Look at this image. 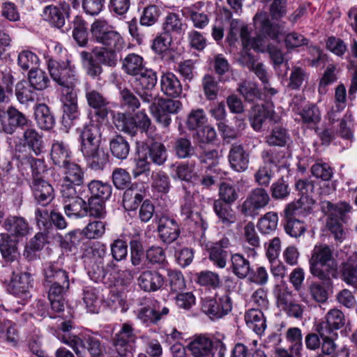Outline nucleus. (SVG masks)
Returning a JSON list of instances; mask_svg holds the SVG:
<instances>
[{
  "label": "nucleus",
  "instance_id": "63",
  "mask_svg": "<svg viewBox=\"0 0 357 357\" xmlns=\"http://www.w3.org/2000/svg\"><path fill=\"white\" fill-rule=\"evenodd\" d=\"M278 215L276 212L270 211L261 217L257 223L259 230L263 234H270L278 227Z\"/></svg>",
  "mask_w": 357,
  "mask_h": 357
},
{
  "label": "nucleus",
  "instance_id": "36",
  "mask_svg": "<svg viewBox=\"0 0 357 357\" xmlns=\"http://www.w3.org/2000/svg\"><path fill=\"white\" fill-rule=\"evenodd\" d=\"M245 321L248 327L257 335H261L266 328V319L261 310H249L245 314Z\"/></svg>",
  "mask_w": 357,
  "mask_h": 357
},
{
  "label": "nucleus",
  "instance_id": "16",
  "mask_svg": "<svg viewBox=\"0 0 357 357\" xmlns=\"http://www.w3.org/2000/svg\"><path fill=\"white\" fill-rule=\"evenodd\" d=\"M63 202V208L67 216L82 218L87 216L86 202L78 195L77 190L60 192Z\"/></svg>",
  "mask_w": 357,
  "mask_h": 357
},
{
  "label": "nucleus",
  "instance_id": "46",
  "mask_svg": "<svg viewBox=\"0 0 357 357\" xmlns=\"http://www.w3.org/2000/svg\"><path fill=\"white\" fill-rule=\"evenodd\" d=\"M15 79L10 71L1 73L0 76V105L10 102L13 95Z\"/></svg>",
  "mask_w": 357,
  "mask_h": 357
},
{
  "label": "nucleus",
  "instance_id": "57",
  "mask_svg": "<svg viewBox=\"0 0 357 357\" xmlns=\"http://www.w3.org/2000/svg\"><path fill=\"white\" fill-rule=\"evenodd\" d=\"M160 14V9L158 6L149 5L143 8L139 24L144 26H151L158 21Z\"/></svg>",
  "mask_w": 357,
  "mask_h": 357
},
{
  "label": "nucleus",
  "instance_id": "40",
  "mask_svg": "<svg viewBox=\"0 0 357 357\" xmlns=\"http://www.w3.org/2000/svg\"><path fill=\"white\" fill-rule=\"evenodd\" d=\"M211 344L212 340L204 335H198L189 342L187 347L194 357H207L210 354Z\"/></svg>",
  "mask_w": 357,
  "mask_h": 357
},
{
  "label": "nucleus",
  "instance_id": "1",
  "mask_svg": "<svg viewBox=\"0 0 357 357\" xmlns=\"http://www.w3.org/2000/svg\"><path fill=\"white\" fill-rule=\"evenodd\" d=\"M90 253L94 264L89 269V276L96 282L111 285L114 278L112 272L116 270L118 266L111 260L104 265V259L107 257L106 245L100 243H94L90 248Z\"/></svg>",
  "mask_w": 357,
  "mask_h": 357
},
{
  "label": "nucleus",
  "instance_id": "34",
  "mask_svg": "<svg viewBox=\"0 0 357 357\" xmlns=\"http://www.w3.org/2000/svg\"><path fill=\"white\" fill-rule=\"evenodd\" d=\"M160 87L166 96L172 98L180 96L183 91L180 80L172 73H167L161 76Z\"/></svg>",
  "mask_w": 357,
  "mask_h": 357
},
{
  "label": "nucleus",
  "instance_id": "3",
  "mask_svg": "<svg viewBox=\"0 0 357 357\" xmlns=\"http://www.w3.org/2000/svg\"><path fill=\"white\" fill-rule=\"evenodd\" d=\"M321 211L328 215L326 226L337 242L341 243L346 237V232L340 222V218L351 211L352 207L345 202L334 204L326 200L320 202Z\"/></svg>",
  "mask_w": 357,
  "mask_h": 357
},
{
  "label": "nucleus",
  "instance_id": "39",
  "mask_svg": "<svg viewBox=\"0 0 357 357\" xmlns=\"http://www.w3.org/2000/svg\"><path fill=\"white\" fill-rule=\"evenodd\" d=\"M34 116L38 126L43 130H49L55 124L54 117L45 104H38L35 107Z\"/></svg>",
  "mask_w": 357,
  "mask_h": 357
},
{
  "label": "nucleus",
  "instance_id": "21",
  "mask_svg": "<svg viewBox=\"0 0 357 357\" xmlns=\"http://www.w3.org/2000/svg\"><path fill=\"white\" fill-rule=\"evenodd\" d=\"M169 313V307L166 306L161 307L159 303L154 304L153 306H145L141 307L137 312V319L146 326L157 325L158 323L165 319Z\"/></svg>",
  "mask_w": 357,
  "mask_h": 357
},
{
  "label": "nucleus",
  "instance_id": "26",
  "mask_svg": "<svg viewBox=\"0 0 357 357\" xmlns=\"http://www.w3.org/2000/svg\"><path fill=\"white\" fill-rule=\"evenodd\" d=\"M228 160L231 169L238 172L245 171L248 168L250 155L242 145L234 144L230 147Z\"/></svg>",
  "mask_w": 357,
  "mask_h": 357
},
{
  "label": "nucleus",
  "instance_id": "24",
  "mask_svg": "<svg viewBox=\"0 0 357 357\" xmlns=\"http://www.w3.org/2000/svg\"><path fill=\"white\" fill-rule=\"evenodd\" d=\"M29 187L35 201L38 204L47 206L54 198L53 187L45 179L29 181Z\"/></svg>",
  "mask_w": 357,
  "mask_h": 357
},
{
  "label": "nucleus",
  "instance_id": "43",
  "mask_svg": "<svg viewBox=\"0 0 357 357\" xmlns=\"http://www.w3.org/2000/svg\"><path fill=\"white\" fill-rule=\"evenodd\" d=\"M231 272L240 279L245 278L251 271L249 260L242 254L235 253L231 255Z\"/></svg>",
  "mask_w": 357,
  "mask_h": 357
},
{
  "label": "nucleus",
  "instance_id": "33",
  "mask_svg": "<svg viewBox=\"0 0 357 357\" xmlns=\"http://www.w3.org/2000/svg\"><path fill=\"white\" fill-rule=\"evenodd\" d=\"M299 296L303 302L307 304L311 303L313 301L322 303L328 299V291L323 284L313 282L309 284L306 291H300Z\"/></svg>",
  "mask_w": 357,
  "mask_h": 357
},
{
  "label": "nucleus",
  "instance_id": "41",
  "mask_svg": "<svg viewBox=\"0 0 357 357\" xmlns=\"http://www.w3.org/2000/svg\"><path fill=\"white\" fill-rule=\"evenodd\" d=\"M0 251L5 261L7 262H14L17 265L19 264V261H17L18 252L16 242L7 234H1Z\"/></svg>",
  "mask_w": 357,
  "mask_h": 357
},
{
  "label": "nucleus",
  "instance_id": "60",
  "mask_svg": "<svg viewBox=\"0 0 357 357\" xmlns=\"http://www.w3.org/2000/svg\"><path fill=\"white\" fill-rule=\"evenodd\" d=\"M107 50L120 52L125 47V42L120 33L111 30L99 43Z\"/></svg>",
  "mask_w": 357,
  "mask_h": 357
},
{
  "label": "nucleus",
  "instance_id": "22",
  "mask_svg": "<svg viewBox=\"0 0 357 357\" xmlns=\"http://www.w3.org/2000/svg\"><path fill=\"white\" fill-rule=\"evenodd\" d=\"M165 277L157 270L143 271L137 278V283L142 290L155 292L160 290L165 284Z\"/></svg>",
  "mask_w": 357,
  "mask_h": 357
},
{
  "label": "nucleus",
  "instance_id": "5",
  "mask_svg": "<svg viewBox=\"0 0 357 357\" xmlns=\"http://www.w3.org/2000/svg\"><path fill=\"white\" fill-rule=\"evenodd\" d=\"M113 123L116 128L130 136H135L139 130L147 132L151 128V121L144 111H140L130 116L124 113L113 114Z\"/></svg>",
  "mask_w": 357,
  "mask_h": 357
},
{
  "label": "nucleus",
  "instance_id": "51",
  "mask_svg": "<svg viewBox=\"0 0 357 357\" xmlns=\"http://www.w3.org/2000/svg\"><path fill=\"white\" fill-rule=\"evenodd\" d=\"M73 37L78 45L85 47L88 43V31L86 22L77 15L73 21Z\"/></svg>",
  "mask_w": 357,
  "mask_h": 357
},
{
  "label": "nucleus",
  "instance_id": "6",
  "mask_svg": "<svg viewBox=\"0 0 357 357\" xmlns=\"http://www.w3.org/2000/svg\"><path fill=\"white\" fill-rule=\"evenodd\" d=\"M49 73L57 84L62 87H72L77 82L68 59L57 60L50 58L47 61Z\"/></svg>",
  "mask_w": 357,
  "mask_h": 357
},
{
  "label": "nucleus",
  "instance_id": "53",
  "mask_svg": "<svg viewBox=\"0 0 357 357\" xmlns=\"http://www.w3.org/2000/svg\"><path fill=\"white\" fill-rule=\"evenodd\" d=\"M190 232L193 233L195 238L202 240L205 236L208 229V223L204 219L200 213L194 214L189 220L185 222Z\"/></svg>",
  "mask_w": 357,
  "mask_h": 357
},
{
  "label": "nucleus",
  "instance_id": "25",
  "mask_svg": "<svg viewBox=\"0 0 357 357\" xmlns=\"http://www.w3.org/2000/svg\"><path fill=\"white\" fill-rule=\"evenodd\" d=\"M213 209L218 218L217 223L224 229L231 227L237 221V215L231 204L215 200Z\"/></svg>",
  "mask_w": 357,
  "mask_h": 357
},
{
  "label": "nucleus",
  "instance_id": "45",
  "mask_svg": "<svg viewBox=\"0 0 357 357\" xmlns=\"http://www.w3.org/2000/svg\"><path fill=\"white\" fill-rule=\"evenodd\" d=\"M122 68L127 74L135 77L146 69L143 58L135 53L129 54L123 59Z\"/></svg>",
  "mask_w": 357,
  "mask_h": 357
},
{
  "label": "nucleus",
  "instance_id": "42",
  "mask_svg": "<svg viewBox=\"0 0 357 357\" xmlns=\"http://www.w3.org/2000/svg\"><path fill=\"white\" fill-rule=\"evenodd\" d=\"M130 144L121 135L114 136L109 140V150L112 155L118 160H125L130 153Z\"/></svg>",
  "mask_w": 357,
  "mask_h": 357
},
{
  "label": "nucleus",
  "instance_id": "35",
  "mask_svg": "<svg viewBox=\"0 0 357 357\" xmlns=\"http://www.w3.org/2000/svg\"><path fill=\"white\" fill-rule=\"evenodd\" d=\"M45 280L47 285L70 284L68 273L57 265L49 264L44 269Z\"/></svg>",
  "mask_w": 357,
  "mask_h": 357
},
{
  "label": "nucleus",
  "instance_id": "58",
  "mask_svg": "<svg viewBox=\"0 0 357 357\" xmlns=\"http://www.w3.org/2000/svg\"><path fill=\"white\" fill-rule=\"evenodd\" d=\"M284 225L285 232L291 237L298 238L306 231V225L304 222L295 218L294 215H286Z\"/></svg>",
  "mask_w": 357,
  "mask_h": 357
},
{
  "label": "nucleus",
  "instance_id": "62",
  "mask_svg": "<svg viewBox=\"0 0 357 357\" xmlns=\"http://www.w3.org/2000/svg\"><path fill=\"white\" fill-rule=\"evenodd\" d=\"M261 158L263 164L273 167L282 165L285 159V153L283 151H277L275 149H264L261 153Z\"/></svg>",
  "mask_w": 357,
  "mask_h": 357
},
{
  "label": "nucleus",
  "instance_id": "12",
  "mask_svg": "<svg viewBox=\"0 0 357 357\" xmlns=\"http://www.w3.org/2000/svg\"><path fill=\"white\" fill-rule=\"evenodd\" d=\"M149 109L156 121L164 127H167L171 123L170 114L177 113L181 108L182 104L179 100L156 98L150 102Z\"/></svg>",
  "mask_w": 357,
  "mask_h": 357
},
{
  "label": "nucleus",
  "instance_id": "31",
  "mask_svg": "<svg viewBox=\"0 0 357 357\" xmlns=\"http://www.w3.org/2000/svg\"><path fill=\"white\" fill-rule=\"evenodd\" d=\"M141 151L153 163L162 165L167 160V150L163 144L159 142H151L142 146Z\"/></svg>",
  "mask_w": 357,
  "mask_h": 357
},
{
  "label": "nucleus",
  "instance_id": "11",
  "mask_svg": "<svg viewBox=\"0 0 357 357\" xmlns=\"http://www.w3.org/2000/svg\"><path fill=\"white\" fill-rule=\"evenodd\" d=\"M201 309L211 319H216L227 314L231 310L232 303L227 293L222 295L217 294L214 298H202Z\"/></svg>",
  "mask_w": 357,
  "mask_h": 357
},
{
  "label": "nucleus",
  "instance_id": "59",
  "mask_svg": "<svg viewBox=\"0 0 357 357\" xmlns=\"http://www.w3.org/2000/svg\"><path fill=\"white\" fill-rule=\"evenodd\" d=\"M286 339L291 343L289 349L291 353L298 356L303 349L301 330L298 327L288 328L286 333Z\"/></svg>",
  "mask_w": 357,
  "mask_h": 357
},
{
  "label": "nucleus",
  "instance_id": "4",
  "mask_svg": "<svg viewBox=\"0 0 357 357\" xmlns=\"http://www.w3.org/2000/svg\"><path fill=\"white\" fill-rule=\"evenodd\" d=\"M310 272L319 280H330V272L333 266V251L324 243L315 245L309 259Z\"/></svg>",
  "mask_w": 357,
  "mask_h": 357
},
{
  "label": "nucleus",
  "instance_id": "38",
  "mask_svg": "<svg viewBox=\"0 0 357 357\" xmlns=\"http://www.w3.org/2000/svg\"><path fill=\"white\" fill-rule=\"evenodd\" d=\"M314 204V200L312 196L302 195L297 202L289 204L284 213L287 216L305 215L311 212Z\"/></svg>",
  "mask_w": 357,
  "mask_h": 357
},
{
  "label": "nucleus",
  "instance_id": "2",
  "mask_svg": "<svg viewBox=\"0 0 357 357\" xmlns=\"http://www.w3.org/2000/svg\"><path fill=\"white\" fill-rule=\"evenodd\" d=\"M33 280L31 275L27 272H13V277L8 286V291L15 297L12 305H8L5 308L6 311L19 313L22 310L23 306L31 297L30 289L32 287Z\"/></svg>",
  "mask_w": 357,
  "mask_h": 357
},
{
  "label": "nucleus",
  "instance_id": "7",
  "mask_svg": "<svg viewBox=\"0 0 357 357\" xmlns=\"http://www.w3.org/2000/svg\"><path fill=\"white\" fill-rule=\"evenodd\" d=\"M0 123L5 133L13 135L17 128L25 130L31 121L13 106L0 105Z\"/></svg>",
  "mask_w": 357,
  "mask_h": 357
},
{
  "label": "nucleus",
  "instance_id": "52",
  "mask_svg": "<svg viewBox=\"0 0 357 357\" xmlns=\"http://www.w3.org/2000/svg\"><path fill=\"white\" fill-rule=\"evenodd\" d=\"M182 19L176 13H169L162 23L163 32L170 36L180 35L183 31Z\"/></svg>",
  "mask_w": 357,
  "mask_h": 357
},
{
  "label": "nucleus",
  "instance_id": "10",
  "mask_svg": "<svg viewBox=\"0 0 357 357\" xmlns=\"http://www.w3.org/2000/svg\"><path fill=\"white\" fill-rule=\"evenodd\" d=\"M137 335L129 323L122 324L119 331L112 337V345L119 356H130L135 347Z\"/></svg>",
  "mask_w": 357,
  "mask_h": 357
},
{
  "label": "nucleus",
  "instance_id": "29",
  "mask_svg": "<svg viewBox=\"0 0 357 357\" xmlns=\"http://www.w3.org/2000/svg\"><path fill=\"white\" fill-rule=\"evenodd\" d=\"M82 153L87 165L93 170H102L109 162V155L100 145L83 151Z\"/></svg>",
  "mask_w": 357,
  "mask_h": 357
},
{
  "label": "nucleus",
  "instance_id": "23",
  "mask_svg": "<svg viewBox=\"0 0 357 357\" xmlns=\"http://www.w3.org/2000/svg\"><path fill=\"white\" fill-rule=\"evenodd\" d=\"M277 122L278 117L275 115L271 104L255 105L252 107L250 115L252 127L256 131H259L266 119Z\"/></svg>",
  "mask_w": 357,
  "mask_h": 357
},
{
  "label": "nucleus",
  "instance_id": "49",
  "mask_svg": "<svg viewBox=\"0 0 357 357\" xmlns=\"http://www.w3.org/2000/svg\"><path fill=\"white\" fill-rule=\"evenodd\" d=\"M88 190L91 194L90 197L107 200L112 195V188L110 184L100 181H91L88 185Z\"/></svg>",
  "mask_w": 357,
  "mask_h": 357
},
{
  "label": "nucleus",
  "instance_id": "48",
  "mask_svg": "<svg viewBox=\"0 0 357 357\" xmlns=\"http://www.w3.org/2000/svg\"><path fill=\"white\" fill-rule=\"evenodd\" d=\"M28 79L31 88L37 91L46 89L50 84V80L46 73L38 68H31L29 70Z\"/></svg>",
  "mask_w": 357,
  "mask_h": 357
},
{
  "label": "nucleus",
  "instance_id": "61",
  "mask_svg": "<svg viewBox=\"0 0 357 357\" xmlns=\"http://www.w3.org/2000/svg\"><path fill=\"white\" fill-rule=\"evenodd\" d=\"M167 283L172 292L178 293L185 289V280L182 273L177 270H167Z\"/></svg>",
  "mask_w": 357,
  "mask_h": 357
},
{
  "label": "nucleus",
  "instance_id": "9",
  "mask_svg": "<svg viewBox=\"0 0 357 357\" xmlns=\"http://www.w3.org/2000/svg\"><path fill=\"white\" fill-rule=\"evenodd\" d=\"M60 172L61 184L60 192L68 191L72 192L77 190V188L82 185L84 181V172L83 169L73 161L58 169Z\"/></svg>",
  "mask_w": 357,
  "mask_h": 357
},
{
  "label": "nucleus",
  "instance_id": "30",
  "mask_svg": "<svg viewBox=\"0 0 357 357\" xmlns=\"http://www.w3.org/2000/svg\"><path fill=\"white\" fill-rule=\"evenodd\" d=\"M50 157L53 164L58 169L73 161L72 153L68 145L59 140L52 142Z\"/></svg>",
  "mask_w": 357,
  "mask_h": 357
},
{
  "label": "nucleus",
  "instance_id": "28",
  "mask_svg": "<svg viewBox=\"0 0 357 357\" xmlns=\"http://www.w3.org/2000/svg\"><path fill=\"white\" fill-rule=\"evenodd\" d=\"M79 140L81 142V151L88 150L101 143V135L99 128L94 124L84 126L82 129H77Z\"/></svg>",
  "mask_w": 357,
  "mask_h": 357
},
{
  "label": "nucleus",
  "instance_id": "54",
  "mask_svg": "<svg viewBox=\"0 0 357 357\" xmlns=\"http://www.w3.org/2000/svg\"><path fill=\"white\" fill-rule=\"evenodd\" d=\"M82 65L87 73L91 77H98L102 72V67L99 61L93 58V56L86 51L80 53Z\"/></svg>",
  "mask_w": 357,
  "mask_h": 357
},
{
  "label": "nucleus",
  "instance_id": "27",
  "mask_svg": "<svg viewBox=\"0 0 357 357\" xmlns=\"http://www.w3.org/2000/svg\"><path fill=\"white\" fill-rule=\"evenodd\" d=\"M158 231L161 240L167 244L176 241L180 234V229L177 222L168 216H162L159 219Z\"/></svg>",
  "mask_w": 357,
  "mask_h": 357
},
{
  "label": "nucleus",
  "instance_id": "50",
  "mask_svg": "<svg viewBox=\"0 0 357 357\" xmlns=\"http://www.w3.org/2000/svg\"><path fill=\"white\" fill-rule=\"evenodd\" d=\"M220 79L218 81L210 74L205 75L202 79V86L206 98L208 100H215L220 90Z\"/></svg>",
  "mask_w": 357,
  "mask_h": 357
},
{
  "label": "nucleus",
  "instance_id": "18",
  "mask_svg": "<svg viewBox=\"0 0 357 357\" xmlns=\"http://www.w3.org/2000/svg\"><path fill=\"white\" fill-rule=\"evenodd\" d=\"M72 328L71 322L66 321L54 330L53 334L62 343L70 347L77 357H82V351L79 347H85V344L82 338L71 332Z\"/></svg>",
  "mask_w": 357,
  "mask_h": 357
},
{
  "label": "nucleus",
  "instance_id": "14",
  "mask_svg": "<svg viewBox=\"0 0 357 357\" xmlns=\"http://www.w3.org/2000/svg\"><path fill=\"white\" fill-rule=\"evenodd\" d=\"M346 319L343 312L338 309H332L326 314L324 319L317 326V331L324 339L337 336L336 331L342 328L345 324Z\"/></svg>",
  "mask_w": 357,
  "mask_h": 357
},
{
  "label": "nucleus",
  "instance_id": "47",
  "mask_svg": "<svg viewBox=\"0 0 357 357\" xmlns=\"http://www.w3.org/2000/svg\"><path fill=\"white\" fill-rule=\"evenodd\" d=\"M349 349L344 347L337 349V345L331 338L324 339L321 353L314 357H349Z\"/></svg>",
  "mask_w": 357,
  "mask_h": 357
},
{
  "label": "nucleus",
  "instance_id": "8",
  "mask_svg": "<svg viewBox=\"0 0 357 357\" xmlns=\"http://www.w3.org/2000/svg\"><path fill=\"white\" fill-rule=\"evenodd\" d=\"M271 198L267 190L263 188H255L247 195L240 206L241 213L245 217L255 218L259 211L264 208L270 202Z\"/></svg>",
  "mask_w": 357,
  "mask_h": 357
},
{
  "label": "nucleus",
  "instance_id": "15",
  "mask_svg": "<svg viewBox=\"0 0 357 357\" xmlns=\"http://www.w3.org/2000/svg\"><path fill=\"white\" fill-rule=\"evenodd\" d=\"M70 5L65 1H59L58 4L47 5L44 7L41 16L43 19L52 26L61 29L66 22V17L68 16Z\"/></svg>",
  "mask_w": 357,
  "mask_h": 357
},
{
  "label": "nucleus",
  "instance_id": "20",
  "mask_svg": "<svg viewBox=\"0 0 357 357\" xmlns=\"http://www.w3.org/2000/svg\"><path fill=\"white\" fill-rule=\"evenodd\" d=\"M84 91L87 103L95 110V114L101 120L106 119L109 111L107 99L100 91L93 89L89 84H86Z\"/></svg>",
  "mask_w": 357,
  "mask_h": 357
},
{
  "label": "nucleus",
  "instance_id": "37",
  "mask_svg": "<svg viewBox=\"0 0 357 357\" xmlns=\"http://www.w3.org/2000/svg\"><path fill=\"white\" fill-rule=\"evenodd\" d=\"M144 199V190L139 188L136 184L127 188L123 196V206L126 211H135Z\"/></svg>",
  "mask_w": 357,
  "mask_h": 357
},
{
  "label": "nucleus",
  "instance_id": "19",
  "mask_svg": "<svg viewBox=\"0 0 357 357\" xmlns=\"http://www.w3.org/2000/svg\"><path fill=\"white\" fill-rule=\"evenodd\" d=\"M231 246L229 238L223 236L219 241L213 243L208 248V259L218 268L226 267L229 256L232 255L229 249Z\"/></svg>",
  "mask_w": 357,
  "mask_h": 357
},
{
  "label": "nucleus",
  "instance_id": "56",
  "mask_svg": "<svg viewBox=\"0 0 357 357\" xmlns=\"http://www.w3.org/2000/svg\"><path fill=\"white\" fill-rule=\"evenodd\" d=\"M237 91L249 102H254L261 97L257 85L250 82H243L238 84Z\"/></svg>",
  "mask_w": 357,
  "mask_h": 357
},
{
  "label": "nucleus",
  "instance_id": "64",
  "mask_svg": "<svg viewBox=\"0 0 357 357\" xmlns=\"http://www.w3.org/2000/svg\"><path fill=\"white\" fill-rule=\"evenodd\" d=\"M289 140V135L286 129L276 126L270 135L266 137V142L271 146H284Z\"/></svg>",
  "mask_w": 357,
  "mask_h": 357
},
{
  "label": "nucleus",
  "instance_id": "13",
  "mask_svg": "<svg viewBox=\"0 0 357 357\" xmlns=\"http://www.w3.org/2000/svg\"><path fill=\"white\" fill-rule=\"evenodd\" d=\"M156 83V73L151 69L146 68L135 77L134 87L142 100L145 102L150 103L157 97L154 93Z\"/></svg>",
  "mask_w": 357,
  "mask_h": 357
},
{
  "label": "nucleus",
  "instance_id": "44",
  "mask_svg": "<svg viewBox=\"0 0 357 357\" xmlns=\"http://www.w3.org/2000/svg\"><path fill=\"white\" fill-rule=\"evenodd\" d=\"M3 227L11 235L24 236L29 233V226L24 218L10 216L6 219Z\"/></svg>",
  "mask_w": 357,
  "mask_h": 357
},
{
  "label": "nucleus",
  "instance_id": "32",
  "mask_svg": "<svg viewBox=\"0 0 357 357\" xmlns=\"http://www.w3.org/2000/svg\"><path fill=\"white\" fill-rule=\"evenodd\" d=\"M23 141L36 155H40L45 151L43 135L34 128L29 126L23 132Z\"/></svg>",
  "mask_w": 357,
  "mask_h": 357
},
{
  "label": "nucleus",
  "instance_id": "17",
  "mask_svg": "<svg viewBox=\"0 0 357 357\" xmlns=\"http://www.w3.org/2000/svg\"><path fill=\"white\" fill-rule=\"evenodd\" d=\"M253 20L257 29L275 41H279V37L285 34L284 23L271 22L266 13H256Z\"/></svg>",
  "mask_w": 357,
  "mask_h": 357
},
{
  "label": "nucleus",
  "instance_id": "55",
  "mask_svg": "<svg viewBox=\"0 0 357 357\" xmlns=\"http://www.w3.org/2000/svg\"><path fill=\"white\" fill-rule=\"evenodd\" d=\"M173 150L176 155L181 159L190 158L195 153V149L190 139L185 137L176 139Z\"/></svg>",
  "mask_w": 357,
  "mask_h": 357
}]
</instances>
